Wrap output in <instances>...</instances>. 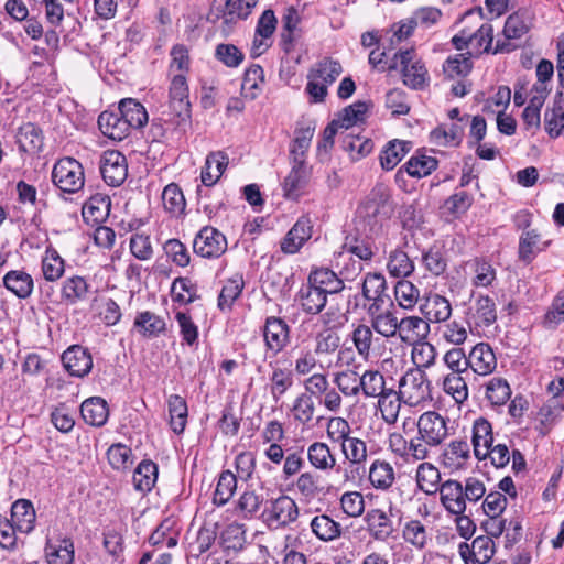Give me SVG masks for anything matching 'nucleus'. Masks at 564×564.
I'll return each instance as SVG.
<instances>
[{"mask_svg": "<svg viewBox=\"0 0 564 564\" xmlns=\"http://www.w3.org/2000/svg\"><path fill=\"white\" fill-rule=\"evenodd\" d=\"M167 121L182 132L191 127V102L188 99V85L184 74L174 75L169 90Z\"/></svg>", "mask_w": 564, "mask_h": 564, "instance_id": "1", "label": "nucleus"}, {"mask_svg": "<svg viewBox=\"0 0 564 564\" xmlns=\"http://www.w3.org/2000/svg\"><path fill=\"white\" fill-rule=\"evenodd\" d=\"M400 69L404 85L412 89H422L427 79V70L415 51L400 50L391 58L388 70Z\"/></svg>", "mask_w": 564, "mask_h": 564, "instance_id": "2", "label": "nucleus"}, {"mask_svg": "<svg viewBox=\"0 0 564 564\" xmlns=\"http://www.w3.org/2000/svg\"><path fill=\"white\" fill-rule=\"evenodd\" d=\"M52 182L63 193L76 194L85 185L84 167L74 158H62L53 166Z\"/></svg>", "mask_w": 564, "mask_h": 564, "instance_id": "3", "label": "nucleus"}, {"mask_svg": "<svg viewBox=\"0 0 564 564\" xmlns=\"http://www.w3.org/2000/svg\"><path fill=\"white\" fill-rule=\"evenodd\" d=\"M417 434L431 447H437L454 432L451 420L436 411L422 413L416 422Z\"/></svg>", "mask_w": 564, "mask_h": 564, "instance_id": "4", "label": "nucleus"}, {"mask_svg": "<svg viewBox=\"0 0 564 564\" xmlns=\"http://www.w3.org/2000/svg\"><path fill=\"white\" fill-rule=\"evenodd\" d=\"M299 507L289 496L282 495L270 501L261 513V519L270 530H278L288 527L296 521Z\"/></svg>", "mask_w": 564, "mask_h": 564, "instance_id": "5", "label": "nucleus"}, {"mask_svg": "<svg viewBox=\"0 0 564 564\" xmlns=\"http://www.w3.org/2000/svg\"><path fill=\"white\" fill-rule=\"evenodd\" d=\"M431 383L422 369H410L400 380V394L404 402L417 405L431 399Z\"/></svg>", "mask_w": 564, "mask_h": 564, "instance_id": "6", "label": "nucleus"}, {"mask_svg": "<svg viewBox=\"0 0 564 564\" xmlns=\"http://www.w3.org/2000/svg\"><path fill=\"white\" fill-rule=\"evenodd\" d=\"M193 250L202 258H219L227 250V239L216 228L206 226L203 227L195 236Z\"/></svg>", "mask_w": 564, "mask_h": 564, "instance_id": "7", "label": "nucleus"}, {"mask_svg": "<svg viewBox=\"0 0 564 564\" xmlns=\"http://www.w3.org/2000/svg\"><path fill=\"white\" fill-rule=\"evenodd\" d=\"M262 336L267 350L276 356L290 343V326L281 317L269 316L262 327Z\"/></svg>", "mask_w": 564, "mask_h": 564, "instance_id": "8", "label": "nucleus"}, {"mask_svg": "<svg viewBox=\"0 0 564 564\" xmlns=\"http://www.w3.org/2000/svg\"><path fill=\"white\" fill-rule=\"evenodd\" d=\"M99 165L104 181L112 187L120 186L128 176L127 159L119 151L104 152Z\"/></svg>", "mask_w": 564, "mask_h": 564, "instance_id": "9", "label": "nucleus"}, {"mask_svg": "<svg viewBox=\"0 0 564 564\" xmlns=\"http://www.w3.org/2000/svg\"><path fill=\"white\" fill-rule=\"evenodd\" d=\"M497 321V310L494 299L488 295H478L466 312V323L469 328H485Z\"/></svg>", "mask_w": 564, "mask_h": 564, "instance_id": "10", "label": "nucleus"}, {"mask_svg": "<svg viewBox=\"0 0 564 564\" xmlns=\"http://www.w3.org/2000/svg\"><path fill=\"white\" fill-rule=\"evenodd\" d=\"M313 224L308 216H301L281 241V251L296 253L312 237Z\"/></svg>", "mask_w": 564, "mask_h": 564, "instance_id": "11", "label": "nucleus"}, {"mask_svg": "<svg viewBox=\"0 0 564 564\" xmlns=\"http://www.w3.org/2000/svg\"><path fill=\"white\" fill-rule=\"evenodd\" d=\"M430 333L429 322L420 316H405L399 319L397 337L406 345L426 339Z\"/></svg>", "mask_w": 564, "mask_h": 564, "instance_id": "12", "label": "nucleus"}, {"mask_svg": "<svg viewBox=\"0 0 564 564\" xmlns=\"http://www.w3.org/2000/svg\"><path fill=\"white\" fill-rule=\"evenodd\" d=\"M311 177V167L306 162H292L290 173L283 182L284 195L290 199H297L306 188Z\"/></svg>", "mask_w": 564, "mask_h": 564, "instance_id": "13", "label": "nucleus"}, {"mask_svg": "<svg viewBox=\"0 0 564 564\" xmlns=\"http://www.w3.org/2000/svg\"><path fill=\"white\" fill-rule=\"evenodd\" d=\"M443 507L453 514H463L466 510V499L463 485L453 479L442 482L438 489Z\"/></svg>", "mask_w": 564, "mask_h": 564, "instance_id": "14", "label": "nucleus"}, {"mask_svg": "<svg viewBox=\"0 0 564 564\" xmlns=\"http://www.w3.org/2000/svg\"><path fill=\"white\" fill-rule=\"evenodd\" d=\"M468 364L474 373L487 376L496 369L497 358L489 344L478 343L468 354Z\"/></svg>", "mask_w": 564, "mask_h": 564, "instance_id": "15", "label": "nucleus"}, {"mask_svg": "<svg viewBox=\"0 0 564 564\" xmlns=\"http://www.w3.org/2000/svg\"><path fill=\"white\" fill-rule=\"evenodd\" d=\"M65 369L76 377L86 376L93 368V358L87 349L75 345L66 349L62 355Z\"/></svg>", "mask_w": 564, "mask_h": 564, "instance_id": "16", "label": "nucleus"}, {"mask_svg": "<svg viewBox=\"0 0 564 564\" xmlns=\"http://www.w3.org/2000/svg\"><path fill=\"white\" fill-rule=\"evenodd\" d=\"M390 191L386 185H376L368 195L361 208V214L368 218L388 217L390 214Z\"/></svg>", "mask_w": 564, "mask_h": 564, "instance_id": "17", "label": "nucleus"}, {"mask_svg": "<svg viewBox=\"0 0 564 564\" xmlns=\"http://www.w3.org/2000/svg\"><path fill=\"white\" fill-rule=\"evenodd\" d=\"M340 447L344 457L350 464L351 473H356L357 475H360V473L364 474L366 471L365 465L368 458L367 443L359 437L350 436L343 440Z\"/></svg>", "mask_w": 564, "mask_h": 564, "instance_id": "18", "label": "nucleus"}, {"mask_svg": "<svg viewBox=\"0 0 564 564\" xmlns=\"http://www.w3.org/2000/svg\"><path fill=\"white\" fill-rule=\"evenodd\" d=\"M437 160L427 155H413L400 167L395 173V182L401 185L404 183V174L409 176L422 178L430 175L437 167Z\"/></svg>", "mask_w": 564, "mask_h": 564, "instance_id": "19", "label": "nucleus"}, {"mask_svg": "<svg viewBox=\"0 0 564 564\" xmlns=\"http://www.w3.org/2000/svg\"><path fill=\"white\" fill-rule=\"evenodd\" d=\"M365 522L370 536L376 541L386 542L394 532L391 518L381 509L369 510Z\"/></svg>", "mask_w": 564, "mask_h": 564, "instance_id": "20", "label": "nucleus"}, {"mask_svg": "<svg viewBox=\"0 0 564 564\" xmlns=\"http://www.w3.org/2000/svg\"><path fill=\"white\" fill-rule=\"evenodd\" d=\"M111 202L105 194H95L83 205L82 215L86 224L97 226L110 214Z\"/></svg>", "mask_w": 564, "mask_h": 564, "instance_id": "21", "label": "nucleus"}, {"mask_svg": "<svg viewBox=\"0 0 564 564\" xmlns=\"http://www.w3.org/2000/svg\"><path fill=\"white\" fill-rule=\"evenodd\" d=\"M368 480L376 490L388 491L395 482V470L389 462L377 458L368 469Z\"/></svg>", "mask_w": 564, "mask_h": 564, "instance_id": "22", "label": "nucleus"}, {"mask_svg": "<svg viewBox=\"0 0 564 564\" xmlns=\"http://www.w3.org/2000/svg\"><path fill=\"white\" fill-rule=\"evenodd\" d=\"M421 312L425 316V321L443 323L451 317L452 305L445 296L434 293L424 299V303L421 305Z\"/></svg>", "mask_w": 564, "mask_h": 564, "instance_id": "23", "label": "nucleus"}, {"mask_svg": "<svg viewBox=\"0 0 564 564\" xmlns=\"http://www.w3.org/2000/svg\"><path fill=\"white\" fill-rule=\"evenodd\" d=\"M327 296L324 292L315 288L307 281L297 293V300L301 308L306 314H319L327 303Z\"/></svg>", "mask_w": 564, "mask_h": 564, "instance_id": "24", "label": "nucleus"}, {"mask_svg": "<svg viewBox=\"0 0 564 564\" xmlns=\"http://www.w3.org/2000/svg\"><path fill=\"white\" fill-rule=\"evenodd\" d=\"M471 442L475 456L478 459L487 458L488 448L494 443L492 427L489 421L479 417L474 422Z\"/></svg>", "mask_w": 564, "mask_h": 564, "instance_id": "25", "label": "nucleus"}, {"mask_svg": "<svg viewBox=\"0 0 564 564\" xmlns=\"http://www.w3.org/2000/svg\"><path fill=\"white\" fill-rule=\"evenodd\" d=\"M307 281L326 295L337 294L345 288L344 281L339 279L334 271L327 268L312 270Z\"/></svg>", "mask_w": 564, "mask_h": 564, "instance_id": "26", "label": "nucleus"}, {"mask_svg": "<svg viewBox=\"0 0 564 564\" xmlns=\"http://www.w3.org/2000/svg\"><path fill=\"white\" fill-rule=\"evenodd\" d=\"M83 420L93 426H102L109 416V409L106 400L100 397H93L85 400L80 405Z\"/></svg>", "mask_w": 564, "mask_h": 564, "instance_id": "27", "label": "nucleus"}, {"mask_svg": "<svg viewBox=\"0 0 564 564\" xmlns=\"http://www.w3.org/2000/svg\"><path fill=\"white\" fill-rule=\"evenodd\" d=\"M3 286L19 299H28L34 289L32 276L22 270H11L2 279Z\"/></svg>", "mask_w": 564, "mask_h": 564, "instance_id": "28", "label": "nucleus"}, {"mask_svg": "<svg viewBox=\"0 0 564 564\" xmlns=\"http://www.w3.org/2000/svg\"><path fill=\"white\" fill-rule=\"evenodd\" d=\"M98 126L104 135L121 141L129 134V128L121 113L104 111L98 117Z\"/></svg>", "mask_w": 564, "mask_h": 564, "instance_id": "29", "label": "nucleus"}, {"mask_svg": "<svg viewBox=\"0 0 564 564\" xmlns=\"http://www.w3.org/2000/svg\"><path fill=\"white\" fill-rule=\"evenodd\" d=\"M310 528L322 542H333L340 538L343 532L340 523L325 513L315 516L311 520Z\"/></svg>", "mask_w": 564, "mask_h": 564, "instance_id": "30", "label": "nucleus"}, {"mask_svg": "<svg viewBox=\"0 0 564 564\" xmlns=\"http://www.w3.org/2000/svg\"><path fill=\"white\" fill-rule=\"evenodd\" d=\"M11 521L19 532L30 533L35 523L33 505L25 499L17 500L11 507Z\"/></svg>", "mask_w": 564, "mask_h": 564, "instance_id": "31", "label": "nucleus"}, {"mask_svg": "<svg viewBox=\"0 0 564 564\" xmlns=\"http://www.w3.org/2000/svg\"><path fill=\"white\" fill-rule=\"evenodd\" d=\"M90 293V285L87 281L79 275H74L63 282L61 296L62 300L69 305H75L83 302Z\"/></svg>", "mask_w": 564, "mask_h": 564, "instance_id": "32", "label": "nucleus"}, {"mask_svg": "<svg viewBox=\"0 0 564 564\" xmlns=\"http://www.w3.org/2000/svg\"><path fill=\"white\" fill-rule=\"evenodd\" d=\"M134 489L147 494L152 490L158 480V465L152 460H142L133 473Z\"/></svg>", "mask_w": 564, "mask_h": 564, "instance_id": "33", "label": "nucleus"}, {"mask_svg": "<svg viewBox=\"0 0 564 564\" xmlns=\"http://www.w3.org/2000/svg\"><path fill=\"white\" fill-rule=\"evenodd\" d=\"M416 485L426 495H434L441 488V473L436 466L423 462L416 469Z\"/></svg>", "mask_w": 564, "mask_h": 564, "instance_id": "34", "label": "nucleus"}, {"mask_svg": "<svg viewBox=\"0 0 564 564\" xmlns=\"http://www.w3.org/2000/svg\"><path fill=\"white\" fill-rule=\"evenodd\" d=\"M310 464L322 471H329L336 466V457L329 446L323 442H314L307 448Z\"/></svg>", "mask_w": 564, "mask_h": 564, "instance_id": "35", "label": "nucleus"}, {"mask_svg": "<svg viewBox=\"0 0 564 564\" xmlns=\"http://www.w3.org/2000/svg\"><path fill=\"white\" fill-rule=\"evenodd\" d=\"M119 112L121 113L129 129H140L148 122V112L145 108L135 99H122L119 104Z\"/></svg>", "mask_w": 564, "mask_h": 564, "instance_id": "36", "label": "nucleus"}, {"mask_svg": "<svg viewBox=\"0 0 564 564\" xmlns=\"http://www.w3.org/2000/svg\"><path fill=\"white\" fill-rule=\"evenodd\" d=\"M466 441H452L442 454L443 464L451 469H462L470 457Z\"/></svg>", "mask_w": 564, "mask_h": 564, "instance_id": "37", "label": "nucleus"}, {"mask_svg": "<svg viewBox=\"0 0 564 564\" xmlns=\"http://www.w3.org/2000/svg\"><path fill=\"white\" fill-rule=\"evenodd\" d=\"M410 150L411 142L398 139L389 141L380 154L381 167L386 171L393 170Z\"/></svg>", "mask_w": 564, "mask_h": 564, "instance_id": "38", "label": "nucleus"}, {"mask_svg": "<svg viewBox=\"0 0 564 564\" xmlns=\"http://www.w3.org/2000/svg\"><path fill=\"white\" fill-rule=\"evenodd\" d=\"M167 409L170 426L172 431L176 434L183 433L187 423L188 415V409L185 399L178 394L170 395L167 399Z\"/></svg>", "mask_w": 564, "mask_h": 564, "instance_id": "39", "label": "nucleus"}, {"mask_svg": "<svg viewBox=\"0 0 564 564\" xmlns=\"http://www.w3.org/2000/svg\"><path fill=\"white\" fill-rule=\"evenodd\" d=\"M401 394L393 388H388L378 399V408L383 421L388 424L397 422L401 409Z\"/></svg>", "mask_w": 564, "mask_h": 564, "instance_id": "40", "label": "nucleus"}, {"mask_svg": "<svg viewBox=\"0 0 564 564\" xmlns=\"http://www.w3.org/2000/svg\"><path fill=\"white\" fill-rule=\"evenodd\" d=\"M464 547L467 549L475 558V561L480 564H486L487 562H489L495 553L494 540L488 535L477 536L471 542L470 549L468 544H460L459 552L463 557H465Z\"/></svg>", "mask_w": 564, "mask_h": 564, "instance_id": "41", "label": "nucleus"}, {"mask_svg": "<svg viewBox=\"0 0 564 564\" xmlns=\"http://www.w3.org/2000/svg\"><path fill=\"white\" fill-rule=\"evenodd\" d=\"M387 389L386 379L379 370H366L360 376L359 394L365 398H378Z\"/></svg>", "mask_w": 564, "mask_h": 564, "instance_id": "42", "label": "nucleus"}, {"mask_svg": "<svg viewBox=\"0 0 564 564\" xmlns=\"http://www.w3.org/2000/svg\"><path fill=\"white\" fill-rule=\"evenodd\" d=\"M373 332L371 324H358L350 334L352 344L358 355L364 360H368L371 355L372 343L375 339Z\"/></svg>", "mask_w": 564, "mask_h": 564, "instance_id": "43", "label": "nucleus"}, {"mask_svg": "<svg viewBox=\"0 0 564 564\" xmlns=\"http://www.w3.org/2000/svg\"><path fill=\"white\" fill-rule=\"evenodd\" d=\"M134 327L144 337H155L165 329V322L152 312L145 311L134 319Z\"/></svg>", "mask_w": 564, "mask_h": 564, "instance_id": "44", "label": "nucleus"}, {"mask_svg": "<svg viewBox=\"0 0 564 564\" xmlns=\"http://www.w3.org/2000/svg\"><path fill=\"white\" fill-rule=\"evenodd\" d=\"M465 373L449 372L443 381L444 391L452 395L457 403H463L468 398V386Z\"/></svg>", "mask_w": 564, "mask_h": 564, "instance_id": "45", "label": "nucleus"}, {"mask_svg": "<svg viewBox=\"0 0 564 564\" xmlns=\"http://www.w3.org/2000/svg\"><path fill=\"white\" fill-rule=\"evenodd\" d=\"M369 319L371 327L378 335L387 339L397 337L399 318L393 311L386 310V313L375 315Z\"/></svg>", "mask_w": 564, "mask_h": 564, "instance_id": "46", "label": "nucleus"}, {"mask_svg": "<svg viewBox=\"0 0 564 564\" xmlns=\"http://www.w3.org/2000/svg\"><path fill=\"white\" fill-rule=\"evenodd\" d=\"M387 269L391 276L406 278L414 271V263L404 251L395 249L389 254Z\"/></svg>", "mask_w": 564, "mask_h": 564, "instance_id": "47", "label": "nucleus"}, {"mask_svg": "<svg viewBox=\"0 0 564 564\" xmlns=\"http://www.w3.org/2000/svg\"><path fill=\"white\" fill-rule=\"evenodd\" d=\"M237 489V478L230 470H224L218 478L213 501L217 506H225Z\"/></svg>", "mask_w": 564, "mask_h": 564, "instance_id": "48", "label": "nucleus"}, {"mask_svg": "<svg viewBox=\"0 0 564 564\" xmlns=\"http://www.w3.org/2000/svg\"><path fill=\"white\" fill-rule=\"evenodd\" d=\"M259 0H226L223 18L226 23L247 19Z\"/></svg>", "mask_w": 564, "mask_h": 564, "instance_id": "49", "label": "nucleus"}, {"mask_svg": "<svg viewBox=\"0 0 564 564\" xmlns=\"http://www.w3.org/2000/svg\"><path fill=\"white\" fill-rule=\"evenodd\" d=\"M162 203L164 209L173 216L181 215L186 206L183 192L175 183H171L164 187L162 192Z\"/></svg>", "mask_w": 564, "mask_h": 564, "instance_id": "50", "label": "nucleus"}, {"mask_svg": "<svg viewBox=\"0 0 564 564\" xmlns=\"http://www.w3.org/2000/svg\"><path fill=\"white\" fill-rule=\"evenodd\" d=\"M45 551L48 564H72L74 561V545L69 539L58 544L48 543Z\"/></svg>", "mask_w": 564, "mask_h": 564, "instance_id": "51", "label": "nucleus"}, {"mask_svg": "<svg viewBox=\"0 0 564 564\" xmlns=\"http://www.w3.org/2000/svg\"><path fill=\"white\" fill-rule=\"evenodd\" d=\"M314 128H301L295 131V138L290 147L292 162H306V152L310 149Z\"/></svg>", "mask_w": 564, "mask_h": 564, "instance_id": "52", "label": "nucleus"}, {"mask_svg": "<svg viewBox=\"0 0 564 564\" xmlns=\"http://www.w3.org/2000/svg\"><path fill=\"white\" fill-rule=\"evenodd\" d=\"M313 78L319 79L327 86L332 85L337 77L341 74L343 68L339 62L326 57L311 69Z\"/></svg>", "mask_w": 564, "mask_h": 564, "instance_id": "53", "label": "nucleus"}, {"mask_svg": "<svg viewBox=\"0 0 564 564\" xmlns=\"http://www.w3.org/2000/svg\"><path fill=\"white\" fill-rule=\"evenodd\" d=\"M394 297L400 307L412 310L420 297L419 289L408 280H400L394 285Z\"/></svg>", "mask_w": 564, "mask_h": 564, "instance_id": "54", "label": "nucleus"}, {"mask_svg": "<svg viewBox=\"0 0 564 564\" xmlns=\"http://www.w3.org/2000/svg\"><path fill=\"white\" fill-rule=\"evenodd\" d=\"M411 346H413L411 358L413 364L416 366L414 369L423 370L424 368H429L434 365L436 358V349L432 344L423 339L416 344H411Z\"/></svg>", "mask_w": 564, "mask_h": 564, "instance_id": "55", "label": "nucleus"}, {"mask_svg": "<svg viewBox=\"0 0 564 564\" xmlns=\"http://www.w3.org/2000/svg\"><path fill=\"white\" fill-rule=\"evenodd\" d=\"M293 384V376L289 369L275 368L270 377V392L278 402Z\"/></svg>", "mask_w": 564, "mask_h": 564, "instance_id": "56", "label": "nucleus"}, {"mask_svg": "<svg viewBox=\"0 0 564 564\" xmlns=\"http://www.w3.org/2000/svg\"><path fill=\"white\" fill-rule=\"evenodd\" d=\"M333 382L345 397L356 398L359 395L360 376L355 370L337 372Z\"/></svg>", "mask_w": 564, "mask_h": 564, "instance_id": "57", "label": "nucleus"}, {"mask_svg": "<svg viewBox=\"0 0 564 564\" xmlns=\"http://www.w3.org/2000/svg\"><path fill=\"white\" fill-rule=\"evenodd\" d=\"M293 417L300 424L306 425L308 424L315 413V402L311 394L301 393L294 400L292 406Z\"/></svg>", "mask_w": 564, "mask_h": 564, "instance_id": "58", "label": "nucleus"}, {"mask_svg": "<svg viewBox=\"0 0 564 564\" xmlns=\"http://www.w3.org/2000/svg\"><path fill=\"white\" fill-rule=\"evenodd\" d=\"M243 289V279L236 275L225 283L218 296V306L220 310H229L234 302L239 297Z\"/></svg>", "mask_w": 564, "mask_h": 564, "instance_id": "59", "label": "nucleus"}, {"mask_svg": "<svg viewBox=\"0 0 564 564\" xmlns=\"http://www.w3.org/2000/svg\"><path fill=\"white\" fill-rule=\"evenodd\" d=\"M42 271L44 279L47 281H56L58 280L64 271V260L54 249H47L45 252V257L42 260Z\"/></svg>", "mask_w": 564, "mask_h": 564, "instance_id": "60", "label": "nucleus"}, {"mask_svg": "<svg viewBox=\"0 0 564 564\" xmlns=\"http://www.w3.org/2000/svg\"><path fill=\"white\" fill-rule=\"evenodd\" d=\"M174 522L166 519L152 532L149 542L152 545H163L174 547L177 544L178 532L173 530Z\"/></svg>", "mask_w": 564, "mask_h": 564, "instance_id": "61", "label": "nucleus"}, {"mask_svg": "<svg viewBox=\"0 0 564 564\" xmlns=\"http://www.w3.org/2000/svg\"><path fill=\"white\" fill-rule=\"evenodd\" d=\"M368 110V105L364 101H357L352 105L345 107L335 120H338L340 128L348 130L356 123L364 121L365 113Z\"/></svg>", "mask_w": 564, "mask_h": 564, "instance_id": "62", "label": "nucleus"}, {"mask_svg": "<svg viewBox=\"0 0 564 564\" xmlns=\"http://www.w3.org/2000/svg\"><path fill=\"white\" fill-rule=\"evenodd\" d=\"M545 130L550 137L556 138L564 130V105L562 100H555L553 108L546 110L545 118Z\"/></svg>", "mask_w": 564, "mask_h": 564, "instance_id": "63", "label": "nucleus"}, {"mask_svg": "<svg viewBox=\"0 0 564 564\" xmlns=\"http://www.w3.org/2000/svg\"><path fill=\"white\" fill-rule=\"evenodd\" d=\"M107 458L111 467L117 470H126L133 463L131 448L121 443L112 444L108 448Z\"/></svg>", "mask_w": 564, "mask_h": 564, "instance_id": "64", "label": "nucleus"}]
</instances>
